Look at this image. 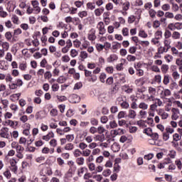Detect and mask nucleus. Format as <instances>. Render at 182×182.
I'll use <instances>...</instances> for the list:
<instances>
[{"label": "nucleus", "instance_id": "nucleus-1", "mask_svg": "<svg viewBox=\"0 0 182 182\" xmlns=\"http://www.w3.org/2000/svg\"><path fill=\"white\" fill-rule=\"evenodd\" d=\"M53 174V171H52V168L49 166L43 167L40 171V176L42 177H46V176H52Z\"/></svg>", "mask_w": 182, "mask_h": 182}, {"label": "nucleus", "instance_id": "nucleus-2", "mask_svg": "<svg viewBox=\"0 0 182 182\" xmlns=\"http://www.w3.org/2000/svg\"><path fill=\"white\" fill-rule=\"evenodd\" d=\"M23 85V82L21 79H17L16 82H13L11 84H9V88L10 90H15V89H18V86L21 87Z\"/></svg>", "mask_w": 182, "mask_h": 182}, {"label": "nucleus", "instance_id": "nucleus-3", "mask_svg": "<svg viewBox=\"0 0 182 182\" xmlns=\"http://www.w3.org/2000/svg\"><path fill=\"white\" fill-rule=\"evenodd\" d=\"M0 136L2 137V139H9V128H1L0 130Z\"/></svg>", "mask_w": 182, "mask_h": 182}, {"label": "nucleus", "instance_id": "nucleus-4", "mask_svg": "<svg viewBox=\"0 0 182 182\" xmlns=\"http://www.w3.org/2000/svg\"><path fill=\"white\" fill-rule=\"evenodd\" d=\"M156 110H157V105L156 104L154 103L149 106L148 111L149 117H154V116H156Z\"/></svg>", "mask_w": 182, "mask_h": 182}, {"label": "nucleus", "instance_id": "nucleus-5", "mask_svg": "<svg viewBox=\"0 0 182 182\" xmlns=\"http://www.w3.org/2000/svg\"><path fill=\"white\" fill-rule=\"evenodd\" d=\"M31 5L35 14H38L41 12V7L39 6V1H38V0L32 1Z\"/></svg>", "mask_w": 182, "mask_h": 182}, {"label": "nucleus", "instance_id": "nucleus-6", "mask_svg": "<svg viewBox=\"0 0 182 182\" xmlns=\"http://www.w3.org/2000/svg\"><path fill=\"white\" fill-rule=\"evenodd\" d=\"M171 119L172 120H177L178 117H180V109L178 108H172L171 109Z\"/></svg>", "mask_w": 182, "mask_h": 182}, {"label": "nucleus", "instance_id": "nucleus-7", "mask_svg": "<svg viewBox=\"0 0 182 182\" xmlns=\"http://www.w3.org/2000/svg\"><path fill=\"white\" fill-rule=\"evenodd\" d=\"M97 28L99 31L100 35H105L106 33V28H105V23L100 21L97 25Z\"/></svg>", "mask_w": 182, "mask_h": 182}, {"label": "nucleus", "instance_id": "nucleus-8", "mask_svg": "<svg viewBox=\"0 0 182 182\" xmlns=\"http://www.w3.org/2000/svg\"><path fill=\"white\" fill-rule=\"evenodd\" d=\"M5 124L6 126H9V127H11V129H16V127L18 126V122L6 119L5 121Z\"/></svg>", "mask_w": 182, "mask_h": 182}, {"label": "nucleus", "instance_id": "nucleus-9", "mask_svg": "<svg viewBox=\"0 0 182 182\" xmlns=\"http://www.w3.org/2000/svg\"><path fill=\"white\" fill-rule=\"evenodd\" d=\"M94 140L95 141H99L100 143H103V141L106 140V136L103 134H96L94 136Z\"/></svg>", "mask_w": 182, "mask_h": 182}, {"label": "nucleus", "instance_id": "nucleus-10", "mask_svg": "<svg viewBox=\"0 0 182 182\" xmlns=\"http://www.w3.org/2000/svg\"><path fill=\"white\" fill-rule=\"evenodd\" d=\"M55 137V133L53 131H50L46 135L42 136V139L45 141H49L50 139H53Z\"/></svg>", "mask_w": 182, "mask_h": 182}, {"label": "nucleus", "instance_id": "nucleus-11", "mask_svg": "<svg viewBox=\"0 0 182 182\" xmlns=\"http://www.w3.org/2000/svg\"><path fill=\"white\" fill-rule=\"evenodd\" d=\"M158 114L161 117L162 120H166L168 117V113L166 112L164 109H159Z\"/></svg>", "mask_w": 182, "mask_h": 182}, {"label": "nucleus", "instance_id": "nucleus-12", "mask_svg": "<svg viewBox=\"0 0 182 182\" xmlns=\"http://www.w3.org/2000/svg\"><path fill=\"white\" fill-rule=\"evenodd\" d=\"M23 134L24 136H28L30 143H33V141H35V138H31L32 137V135H31V129H23Z\"/></svg>", "mask_w": 182, "mask_h": 182}, {"label": "nucleus", "instance_id": "nucleus-13", "mask_svg": "<svg viewBox=\"0 0 182 182\" xmlns=\"http://www.w3.org/2000/svg\"><path fill=\"white\" fill-rule=\"evenodd\" d=\"M98 99L100 102H102L103 103H106V102H109V95L101 94L98 97Z\"/></svg>", "mask_w": 182, "mask_h": 182}, {"label": "nucleus", "instance_id": "nucleus-14", "mask_svg": "<svg viewBox=\"0 0 182 182\" xmlns=\"http://www.w3.org/2000/svg\"><path fill=\"white\" fill-rule=\"evenodd\" d=\"M35 117L36 120H42V119H45L46 115L43 111H38L36 113Z\"/></svg>", "mask_w": 182, "mask_h": 182}, {"label": "nucleus", "instance_id": "nucleus-15", "mask_svg": "<svg viewBox=\"0 0 182 182\" xmlns=\"http://www.w3.org/2000/svg\"><path fill=\"white\" fill-rule=\"evenodd\" d=\"M127 116L129 119H132L133 120H134V119H136V117H137V112H136L134 109H129L128 111Z\"/></svg>", "mask_w": 182, "mask_h": 182}, {"label": "nucleus", "instance_id": "nucleus-16", "mask_svg": "<svg viewBox=\"0 0 182 182\" xmlns=\"http://www.w3.org/2000/svg\"><path fill=\"white\" fill-rule=\"evenodd\" d=\"M122 90L126 93H132L133 92V86L125 85L122 87Z\"/></svg>", "mask_w": 182, "mask_h": 182}, {"label": "nucleus", "instance_id": "nucleus-17", "mask_svg": "<svg viewBox=\"0 0 182 182\" xmlns=\"http://www.w3.org/2000/svg\"><path fill=\"white\" fill-rule=\"evenodd\" d=\"M171 95V92L168 89H166L161 91V99H164L167 97V96H170Z\"/></svg>", "mask_w": 182, "mask_h": 182}, {"label": "nucleus", "instance_id": "nucleus-18", "mask_svg": "<svg viewBox=\"0 0 182 182\" xmlns=\"http://www.w3.org/2000/svg\"><path fill=\"white\" fill-rule=\"evenodd\" d=\"M164 47L167 48V50L171 48V39L170 38H164Z\"/></svg>", "mask_w": 182, "mask_h": 182}, {"label": "nucleus", "instance_id": "nucleus-19", "mask_svg": "<svg viewBox=\"0 0 182 182\" xmlns=\"http://www.w3.org/2000/svg\"><path fill=\"white\" fill-rule=\"evenodd\" d=\"M111 150L114 151V153H116L120 150V145L119 144L114 142L112 146H111Z\"/></svg>", "mask_w": 182, "mask_h": 182}, {"label": "nucleus", "instance_id": "nucleus-20", "mask_svg": "<svg viewBox=\"0 0 182 182\" xmlns=\"http://www.w3.org/2000/svg\"><path fill=\"white\" fill-rule=\"evenodd\" d=\"M138 108L141 110H147V109H149V105L144 102H141L139 104Z\"/></svg>", "mask_w": 182, "mask_h": 182}, {"label": "nucleus", "instance_id": "nucleus-21", "mask_svg": "<svg viewBox=\"0 0 182 182\" xmlns=\"http://www.w3.org/2000/svg\"><path fill=\"white\" fill-rule=\"evenodd\" d=\"M5 80L6 83H9V85H12V83H14V77H12V75H11V74H7L6 75Z\"/></svg>", "mask_w": 182, "mask_h": 182}, {"label": "nucleus", "instance_id": "nucleus-22", "mask_svg": "<svg viewBox=\"0 0 182 182\" xmlns=\"http://www.w3.org/2000/svg\"><path fill=\"white\" fill-rule=\"evenodd\" d=\"M119 59V57L116 54H111L109 57L107 58V62L112 63L114 62L115 60H117Z\"/></svg>", "mask_w": 182, "mask_h": 182}, {"label": "nucleus", "instance_id": "nucleus-23", "mask_svg": "<svg viewBox=\"0 0 182 182\" xmlns=\"http://www.w3.org/2000/svg\"><path fill=\"white\" fill-rule=\"evenodd\" d=\"M7 5L9 9H12L13 11L16 8V2L14 0L9 1Z\"/></svg>", "mask_w": 182, "mask_h": 182}, {"label": "nucleus", "instance_id": "nucleus-24", "mask_svg": "<svg viewBox=\"0 0 182 182\" xmlns=\"http://www.w3.org/2000/svg\"><path fill=\"white\" fill-rule=\"evenodd\" d=\"M103 12H105V8H103V7L97 9L94 11V14H95V16H100V15H102V14H103Z\"/></svg>", "mask_w": 182, "mask_h": 182}, {"label": "nucleus", "instance_id": "nucleus-25", "mask_svg": "<svg viewBox=\"0 0 182 182\" xmlns=\"http://www.w3.org/2000/svg\"><path fill=\"white\" fill-rule=\"evenodd\" d=\"M88 169L90 171L95 173L96 171V164L95 163L87 164Z\"/></svg>", "mask_w": 182, "mask_h": 182}, {"label": "nucleus", "instance_id": "nucleus-26", "mask_svg": "<svg viewBox=\"0 0 182 182\" xmlns=\"http://www.w3.org/2000/svg\"><path fill=\"white\" fill-rule=\"evenodd\" d=\"M122 48V44L119 42H114L112 46V50H117Z\"/></svg>", "mask_w": 182, "mask_h": 182}, {"label": "nucleus", "instance_id": "nucleus-27", "mask_svg": "<svg viewBox=\"0 0 182 182\" xmlns=\"http://www.w3.org/2000/svg\"><path fill=\"white\" fill-rule=\"evenodd\" d=\"M138 35L140 38H143L144 39H146V38H148L149 36L147 33H146V31L143 29L139 30Z\"/></svg>", "mask_w": 182, "mask_h": 182}, {"label": "nucleus", "instance_id": "nucleus-28", "mask_svg": "<svg viewBox=\"0 0 182 182\" xmlns=\"http://www.w3.org/2000/svg\"><path fill=\"white\" fill-rule=\"evenodd\" d=\"M151 43H153V45H155V46H160L161 45V42H160V38H156L155 37H154L151 40Z\"/></svg>", "mask_w": 182, "mask_h": 182}, {"label": "nucleus", "instance_id": "nucleus-29", "mask_svg": "<svg viewBox=\"0 0 182 182\" xmlns=\"http://www.w3.org/2000/svg\"><path fill=\"white\" fill-rule=\"evenodd\" d=\"M169 89L171 90H178V84L176 82H173L169 85Z\"/></svg>", "mask_w": 182, "mask_h": 182}, {"label": "nucleus", "instance_id": "nucleus-30", "mask_svg": "<svg viewBox=\"0 0 182 182\" xmlns=\"http://www.w3.org/2000/svg\"><path fill=\"white\" fill-rule=\"evenodd\" d=\"M11 21L14 25H19V17L16 16V14H14L11 17Z\"/></svg>", "mask_w": 182, "mask_h": 182}, {"label": "nucleus", "instance_id": "nucleus-31", "mask_svg": "<svg viewBox=\"0 0 182 182\" xmlns=\"http://www.w3.org/2000/svg\"><path fill=\"white\" fill-rule=\"evenodd\" d=\"M9 43L6 42V41H4V42H2L1 43V48L4 51H7V50H9Z\"/></svg>", "mask_w": 182, "mask_h": 182}, {"label": "nucleus", "instance_id": "nucleus-32", "mask_svg": "<svg viewBox=\"0 0 182 182\" xmlns=\"http://www.w3.org/2000/svg\"><path fill=\"white\" fill-rule=\"evenodd\" d=\"M76 164L78 166H83L85 164V158H83L82 156L78 157L76 159Z\"/></svg>", "mask_w": 182, "mask_h": 182}, {"label": "nucleus", "instance_id": "nucleus-33", "mask_svg": "<svg viewBox=\"0 0 182 182\" xmlns=\"http://www.w3.org/2000/svg\"><path fill=\"white\" fill-rule=\"evenodd\" d=\"M86 170H87V168L86 167L80 168L77 171V174L79 177H82L85 174V171H86Z\"/></svg>", "mask_w": 182, "mask_h": 182}, {"label": "nucleus", "instance_id": "nucleus-34", "mask_svg": "<svg viewBox=\"0 0 182 182\" xmlns=\"http://www.w3.org/2000/svg\"><path fill=\"white\" fill-rule=\"evenodd\" d=\"M149 15L150 18L154 19V18H156V15H157V12L156 11V10L151 9L150 10H149Z\"/></svg>", "mask_w": 182, "mask_h": 182}, {"label": "nucleus", "instance_id": "nucleus-35", "mask_svg": "<svg viewBox=\"0 0 182 182\" xmlns=\"http://www.w3.org/2000/svg\"><path fill=\"white\" fill-rule=\"evenodd\" d=\"M164 52H168V50H167V48L165 46H160L158 48V53L159 55H163V53H164Z\"/></svg>", "mask_w": 182, "mask_h": 182}, {"label": "nucleus", "instance_id": "nucleus-36", "mask_svg": "<svg viewBox=\"0 0 182 182\" xmlns=\"http://www.w3.org/2000/svg\"><path fill=\"white\" fill-rule=\"evenodd\" d=\"M92 154V151H90V149H84L82 151V155L84 156V157H89V156H90V154Z\"/></svg>", "mask_w": 182, "mask_h": 182}, {"label": "nucleus", "instance_id": "nucleus-37", "mask_svg": "<svg viewBox=\"0 0 182 182\" xmlns=\"http://www.w3.org/2000/svg\"><path fill=\"white\" fill-rule=\"evenodd\" d=\"M80 58L85 60V59H87V58H89V54L86 51H81L80 53Z\"/></svg>", "mask_w": 182, "mask_h": 182}, {"label": "nucleus", "instance_id": "nucleus-38", "mask_svg": "<svg viewBox=\"0 0 182 182\" xmlns=\"http://www.w3.org/2000/svg\"><path fill=\"white\" fill-rule=\"evenodd\" d=\"M154 38L157 39H160L161 38H163V31L161 30H158L154 33Z\"/></svg>", "mask_w": 182, "mask_h": 182}, {"label": "nucleus", "instance_id": "nucleus-39", "mask_svg": "<svg viewBox=\"0 0 182 182\" xmlns=\"http://www.w3.org/2000/svg\"><path fill=\"white\" fill-rule=\"evenodd\" d=\"M0 69H1V70H6V69H8V65H6L5 60L0 61Z\"/></svg>", "mask_w": 182, "mask_h": 182}, {"label": "nucleus", "instance_id": "nucleus-40", "mask_svg": "<svg viewBox=\"0 0 182 182\" xmlns=\"http://www.w3.org/2000/svg\"><path fill=\"white\" fill-rule=\"evenodd\" d=\"M139 116L141 119H144L147 116V112L146 109H141L139 112Z\"/></svg>", "mask_w": 182, "mask_h": 182}, {"label": "nucleus", "instance_id": "nucleus-41", "mask_svg": "<svg viewBox=\"0 0 182 182\" xmlns=\"http://www.w3.org/2000/svg\"><path fill=\"white\" fill-rule=\"evenodd\" d=\"M71 58H76L79 55V52L76 49H71L70 51Z\"/></svg>", "mask_w": 182, "mask_h": 182}, {"label": "nucleus", "instance_id": "nucleus-42", "mask_svg": "<svg viewBox=\"0 0 182 182\" xmlns=\"http://www.w3.org/2000/svg\"><path fill=\"white\" fill-rule=\"evenodd\" d=\"M121 63H119V64H118L117 65V70H122V69H123V64L124 63H126V59H124V58H122V60H121Z\"/></svg>", "mask_w": 182, "mask_h": 182}, {"label": "nucleus", "instance_id": "nucleus-43", "mask_svg": "<svg viewBox=\"0 0 182 182\" xmlns=\"http://www.w3.org/2000/svg\"><path fill=\"white\" fill-rule=\"evenodd\" d=\"M105 132L106 128L102 126H100L97 128V133H98V134H103V133H105Z\"/></svg>", "mask_w": 182, "mask_h": 182}, {"label": "nucleus", "instance_id": "nucleus-44", "mask_svg": "<svg viewBox=\"0 0 182 182\" xmlns=\"http://www.w3.org/2000/svg\"><path fill=\"white\" fill-rule=\"evenodd\" d=\"M150 70L156 73H160V68L156 65H151Z\"/></svg>", "mask_w": 182, "mask_h": 182}, {"label": "nucleus", "instance_id": "nucleus-45", "mask_svg": "<svg viewBox=\"0 0 182 182\" xmlns=\"http://www.w3.org/2000/svg\"><path fill=\"white\" fill-rule=\"evenodd\" d=\"M171 5H172V11L173 12H178V11L180 9V6H178V4L172 2Z\"/></svg>", "mask_w": 182, "mask_h": 182}, {"label": "nucleus", "instance_id": "nucleus-46", "mask_svg": "<svg viewBox=\"0 0 182 182\" xmlns=\"http://www.w3.org/2000/svg\"><path fill=\"white\" fill-rule=\"evenodd\" d=\"M174 16L173 12L167 11L165 13V18H168V19H174Z\"/></svg>", "mask_w": 182, "mask_h": 182}, {"label": "nucleus", "instance_id": "nucleus-47", "mask_svg": "<svg viewBox=\"0 0 182 182\" xmlns=\"http://www.w3.org/2000/svg\"><path fill=\"white\" fill-rule=\"evenodd\" d=\"M85 161H86V164H90L91 163H93V161H95V157L93 156V155H90L89 156H87Z\"/></svg>", "mask_w": 182, "mask_h": 182}, {"label": "nucleus", "instance_id": "nucleus-48", "mask_svg": "<svg viewBox=\"0 0 182 182\" xmlns=\"http://www.w3.org/2000/svg\"><path fill=\"white\" fill-rule=\"evenodd\" d=\"M4 177H6V178H7V180H9V178H11L12 174L11 173V171H9V169H6L4 173H3Z\"/></svg>", "mask_w": 182, "mask_h": 182}, {"label": "nucleus", "instance_id": "nucleus-49", "mask_svg": "<svg viewBox=\"0 0 182 182\" xmlns=\"http://www.w3.org/2000/svg\"><path fill=\"white\" fill-rule=\"evenodd\" d=\"M104 160H105V156H100L96 158L95 163H97V164H102V163H103Z\"/></svg>", "mask_w": 182, "mask_h": 182}, {"label": "nucleus", "instance_id": "nucleus-50", "mask_svg": "<svg viewBox=\"0 0 182 182\" xmlns=\"http://www.w3.org/2000/svg\"><path fill=\"white\" fill-rule=\"evenodd\" d=\"M88 39L89 41H95L96 39V35H95V31H92L91 33L88 34Z\"/></svg>", "mask_w": 182, "mask_h": 182}, {"label": "nucleus", "instance_id": "nucleus-51", "mask_svg": "<svg viewBox=\"0 0 182 182\" xmlns=\"http://www.w3.org/2000/svg\"><path fill=\"white\" fill-rule=\"evenodd\" d=\"M49 144H50V147L55 148V147H56V146H58V140H56L55 139H52L49 141Z\"/></svg>", "mask_w": 182, "mask_h": 182}, {"label": "nucleus", "instance_id": "nucleus-52", "mask_svg": "<svg viewBox=\"0 0 182 182\" xmlns=\"http://www.w3.org/2000/svg\"><path fill=\"white\" fill-rule=\"evenodd\" d=\"M110 174H112V171L109 168L105 169L102 171V176H104V177H109Z\"/></svg>", "mask_w": 182, "mask_h": 182}, {"label": "nucleus", "instance_id": "nucleus-53", "mask_svg": "<svg viewBox=\"0 0 182 182\" xmlns=\"http://www.w3.org/2000/svg\"><path fill=\"white\" fill-rule=\"evenodd\" d=\"M129 8H130V3L129 1H126L122 4L123 11H129Z\"/></svg>", "mask_w": 182, "mask_h": 182}, {"label": "nucleus", "instance_id": "nucleus-54", "mask_svg": "<svg viewBox=\"0 0 182 182\" xmlns=\"http://www.w3.org/2000/svg\"><path fill=\"white\" fill-rule=\"evenodd\" d=\"M78 148L82 151L86 150V149H87V145L85 142H80L78 144Z\"/></svg>", "mask_w": 182, "mask_h": 182}, {"label": "nucleus", "instance_id": "nucleus-55", "mask_svg": "<svg viewBox=\"0 0 182 182\" xmlns=\"http://www.w3.org/2000/svg\"><path fill=\"white\" fill-rule=\"evenodd\" d=\"M161 70L162 72V73L166 74L167 73V72H168V65L164 64L162 65L161 68Z\"/></svg>", "mask_w": 182, "mask_h": 182}, {"label": "nucleus", "instance_id": "nucleus-56", "mask_svg": "<svg viewBox=\"0 0 182 182\" xmlns=\"http://www.w3.org/2000/svg\"><path fill=\"white\" fill-rule=\"evenodd\" d=\"M66 80H68V78L65 76H60L58 79H57V82L58 83H65V82H66Z\"/></svg>", "mask_w": 182, "mask_h": 182}, {"label": "nucleus", "instance_id": "nucleus-57", "mask_svg": "<svg viewBox=\"0 0 182 182\" xmlns=\"http://www.w3.org/2000/svg\"><path fill=\"white\" fill-rule=\"evenodd\" d=\"M172 34H171V31H170V30H167L165 31L164 32V39H170V38H171Z\"/></svg>", "mask_w": 182, "mask_h": 182}, {"label": "nucleus", "instance_id": "nucleus-58", "mask_svg": "<svg viewBox=\"0 0 182 182\" xmlns=\"http://www.w3.org/2000/svg\"><path fill=\"white\" fill-rule=\"evenodd\" d=\"M64 149L65 150H73V149H75V146L72 143H68L65 144Z\"/></svg>", "mask_w": 182, "mask_h": 182}, {"label": "nucleus", "instance_id": "nucleus-59", "mask_svg": "<svg viewBox=\"0 0 182 182\" xmlns=\"http://www.w3.org/2000/svg\"><path fill=\"white\" fill-rule=\"evenodd\" d=\"M61 60L64 63H68V62L70 61V57H69L68 55H65L61 58Z\"/></svg>", "mask_w": 182, "mask_h": 182}, {"label": "nucleus", "instance_id": "nucleus-60", "mask_svg": "<svg viewBox=\"0 0 182 182\" xmlns=\"http://www.w3.org/2000/svg\"><path fill=\"white\" fill-rule=\"evenodd\" d=\"M181 34L178 31H173L172 33V39H180Z\"/></svg>", "mask_w": 182, "mask_h": 182}, {"label": "nucleus", "instance_id": "nucleus-61", "mask_svg": "<svg viewBox=\"0 0 182 182\" xmlns=\"http://www.w3.org/2000/svg\"><path fill=\"white\" fill-rule=\"evenodd\" d=\"M66 140H68L70 143L75 140V134H68L65 136Z\"/></svg>", "mask_w": 182, "mask_h": 182}, {"label": "nucleus", "instance_id": "nucleus-62", "mask_svg": "<svg viewBox=\"0 0 182 182\" xmlns=\"http://www.w3.org/2000/svg\"><path fill=\"white\" fill-rule=\"evenodd\" d=\"M51 77H52V73H50V71H47L44 73V79L49 80H50Z\"/></svg>", "mask_w": 182, "mask_h": 182}, {"label": "nucleus", "instance_id": "nucleus-63", "mask_svg": "<svg viewBox=\"0 0 182 182\" xmlns=\"http://www.w3.org/2000/svg\"><path fill=\"white\" fill-rule=\"evenodd\" d=\"M4 36L6 41H11V39H12V33H11V31H7L5 33Z\"/></svg>", "mask_w": 182, "mask_h": 182}, {"label": "nucleus", "instance_id": "nucleus-64", "mask_svg": "<svg viewBox=\"0 0 182 182\" xmlns=\"http://www.w3.org/2000/svg\"><path fill=\"white\" fill-rule=\"evenodd\" d=\"M123 36H129V28L124 27L122 30Z\"/></svg>", "mask_w": 182, "mask_h": 182}]
</instances>
